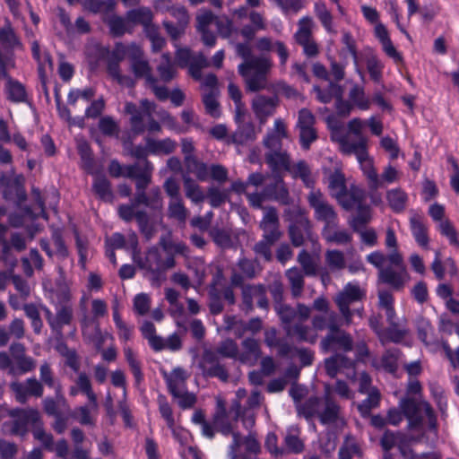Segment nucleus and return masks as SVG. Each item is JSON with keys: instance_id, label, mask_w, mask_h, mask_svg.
<instances>
[{"instance_id": "obj_23", "label": "nucleus", "mask_w": 459, "mask_h": 459, "mask_svg": "<svg viewBox=\"0 0 459 459\" xmlns=\"http://www.w3.org/2000/svg\"><path fill=\"white\" fill-rule=\"evenodd\" d=\"M260 229L263 230V238L270 242H277L281 238L280 221L275 208L269 207L265 209L260 222Z\"/></svg>"}, {"instance_id": "obj_32", "label": "nucleus", "mask_w": 459, "mask_h": 459, "mask_svg": "<svg viewBox=\"0 0 459 459\" xmlns=\"http://www.w3.org/2000/svg\"><path fill=\"white\" fill-rule=\"evenodd\" d=\"M0 45L4 50V54H8L11 56H13L16 48L22 47V42L8 20L4 26L0 28Z\"/></svg>"}, {"instance_id": "obj_9", "label": "nucleus", "mask_w": 459, "mask_h": 459, "mask_svg": "<svg viewBox=\"0 0 459 459\" xmlns=\"http://www.w3.org/2000/svg\"><path fill=\"white\" fill-rule=\"evenodd\" d=\"M365 298L366 290L358 283L352 282L347 283L343 289L335 295L333 300L346 325H350L352 323V316L354 315L350 306L356 302L362 301Z\"/></svg>"}, {"instance_id": "obj_5", "label": "nucleus", "mask_w": 459, "mask_h": 459, "mask_svg": "<svg viewBox=\"0 0 459 459\" xmlns=\"http://www.w3.org/2000/svg\"><path fill=\"white\" fill-rule=\"evenodd\" d=\"M162 248L166 253L164 259L161 257L158 248L152 247L147 251L144 262L141 264V267L152 273L164 272L175 266L176 255L187 256L188 254L187 246L181 242L174 243L171 241H164L162 243Z\"/></svg>"}, {"instance_id": "obj_59", "label": "nucleus", "mask_w": 459, "mask_h": 459, "mask_svg": "<svg viewBox=\"0 0 459 459\" xmlns=\"http://www.w3.org/2000/svg\"><path fill=\"white\" fill-rule=\"evenodd\" d=\"M315 13L328 32L336 33L333 27V15L324 3H316L315 4Z\"/></svg>"}, {"instance_id": "obj_7", "label": "nucleus", "mask_w": 459, "mask_h": 459, "mask_svg": "<svg viewBox=\"0 0 459 459\" xmlns=\"http://www.w3.org/2000/svg\"><path fill=\"white\" fill-rule=\"evenodd\" d=\"M378 281L389 285L394 290L403 289L409 281V274L403 255L398 252L389 254V265L378 272Z\"/></svg>"}, {"instance_id": "obj_14", "label": "nucleus", "mask_w": 459, "mask_h": 459, "mask_svg": "<svg viewBox=\"0 0 459 459\" xmlns=\"http://www.w3.org/2000/svg\"><path fill=\"white\" fill-rule=\"evenodd\" d=\"M260 451V444L254 434L245 437L234 434V441L229 446L228 456L230 459H251L250 455H258Z\"/></svg>"}, {"instance_id": "obj_62", "label": "nucleus", "mask_w": 459, "mask_h": 459, "mask_svg": "<svg viewBox=\"0 0 459 459\" xmlns=\"http://www.w3.org/2000/svg\"><path fill=\"white\" fill-rule=\"evenodd\" d=\"M157 401L160 416L166 421L167 427L172 428L174 426V422L176 421L174 419L172 408L169 403L166 396L163 394H159Z\"/></svg>"}, {"instance_id": "obj_20", "label": "nucleus", "mask_w": 459, "mask_h": 459, "mask_svg": "<svg viewBox=\"0 0 459 459\" xmlns=\"http://www.w3.org/2000/svg\"><path fill=\"white\" fill-rule=\"evenodd\" d=\"M279 105L276 97L257 95L252 100V110L260 125H264L268 117L274 115Z\"/></svg>"}, {"instance_id": "obj_2", "label": "nucleus", "mask_w": 459, "mask_h": 459, "mask_svg": "<svg viewBox=\"0 0 459 459\" xmlns=\"http://www.w3.org/2000/svg\"><path fill=\"white\" fill-rule=\"evenodd\" d=\"M299 415L307 420L316 418L323 425L344 426L346 424L342 406L339 404L330 384H325L322 397H309L298 408Z\"/></svg>"}, {"instance_id": "obj_11", "label": "nucleus", "mask_w": 459, "mask_h": 459, "mask_svg": "<svg viewBox=\"0 0 459 459\" xmlns=\"http://www.w3.org/2000/svg\"><path fill=\"white\" fill-rule=\"evenodd\" d=\"M346 152L343 153L351 155L355 154L360 164L361 169L368 181V186L372 190L381 187L379 175L373 165V160L368 156V146L364 147L362 140L358 145H350L346 143Z\"/></svg>"}, {"instance_id": "obj_52", "label": "nucleus", "mask_w": 459, "mask_h": 459, "mask_svg": "<svg viewBox=\"0 0 459 459\" xmlns=\"http://www.w3.org/2000/svg\"><path fill=\"white\" fill-rule=\"evenodd\" d=\"M126 19L130 24H141L144 27L152 22L153 15L148 8L132 9L126 13Z\"/></svg>"}, {"instance_id": "obj_4", "label": "nucleus", "mask_w": 459, "mask_h": 459, "mask_svg": "<svg viewBox=\"0 0 459 459\" xmlns=\"http://www.w3.org/2000/svg\"><path fill=\"white\" fill-rule=\"evenodd\" d=\"M153 169L154 166L151 161H146V166H141L140 162H135L127 168L126 178L134 180V204L143 205L151 210H159L162 206L160 188L154 186L147 192Z\"/></svg>"}, {"instance_id": "obj_12", "label": "nucleus", "mask_w": 459, "mask_h": 459, "mask_svg": "<svg viewBox=\"0 0 459 459\" xmlns=\"http://www.w3.org/2000/svg\"><path fill=\"white\" fill-rule=\"evenodd\" d=\"M13 418L10 432L12 435L25 437L29 432V426L33 429L40 423V415L36 409H14L10 412Z\"/></svg>"}, {"instance_id": "obj_61", "label": "nucleus", "mask_w": 459, "mask_h": 459, "mask_svg": "<svg viewBox=\"0 0 459 459\" xmlns=\"http://www.w3.org/2000/svg\"><path fill=\"white\" fill-rule=\"evenodd\" d=\"M406 335V331L400 329L398 324L396 325H390L387 329L384 330L379 337L380 342L385 345L389 342H400Z\"/></svg>"}, {"instance_id": "obj_47", "label": "nucleus", "mask_w": 459, "mask_h": 459, "mask_svg": "<svg viewBox=\"0 0 459 459\" xmlns=\"http://www.w3.org/2000/svg\"><path fill=\"white\" fill-rule=\"evenodd\" d=\"M157 72L160 81L163 82H169L175 78L177 70L174 64L171 62L169 53L162 54L161 62L157 66Z\"/></svg>"}, {"instance_id": "obj_58", "label": "nucleus", "mask_w": 459, "mask_h": 459, "mask_svg": "<svg viewBox=\"0 0 459 459\" xmlns=\"http://www.w3.org/2000/svg\"><path fill=\"white\" fill-rule=\"evenodd\" d=\"M136 222L138 224L141 234L147 239L150 240L155 232L152 223L150 221L149 215L145 211L136 212Z\"/></svg>"}, {"instance_id": "obj_40", "label": "nucleus", "mask_w": 459, "mask_h": 459, "mask_svg": "<svg viewBox=\"0 0 459 459\" xmlns=\"http://www.w3.org/2000/svg\"><path fill=\"white\" fill-rule=\"evenodd\" d=\"M327 183L332 197L336 200L340 199L347 187L344 174L339 169L330 171L327 176Z\"/></svg>"}, {"instance_id": "obj_36", "label": "nucleus", "mask_w": 459, "mask_h": 459, "mask_svg": "<svg viewBox=\"0 0 459 459\" xmlns=\"http://www.w3.org/2000/svg\"><path fill=\"white\" fill-rule=\"evenodd\" d=\"M364 198V191L359 186H351L350 189L346 187L342 196H341L340 199H337V202L345 210H351L356 205H361Z\"/></svg>"}, {"instance_id": "obj_24", "label": "nucleus", "mask_w": 459, "mask_h": 459, "mask_svg": "<svg viewBox=\"0 0 459 459\" xmlns=\"http://www.w3.org/2000/svg\"><path fill=\"white\" fill-rule=\"evenodd\" d=\"M322 237L327 243L338 246L350 245L353 240L352 233L349 230L339 227V220L332 224L324 225Z\"/></svg>"}, {"instance_id": "obj_46", "label": "nucleus", "mask_w": 459, "mask_h": 459, "mask_svg": "<svg viewBox=\"0 0 459 459\" xmlns=\"http://www.w3.org/2000/svg\"><path fill=\"white\" fill-rule=\"evenodd\" d=\"M7 99L14 103L24 102L27 100V92L23 84L19 81L9 78L6 83Z\"/></svg>"}, {"instance_id": "obj_19", "label": "nucleus", "mask_w": 459, "mask_h": 459, "mask_svg": "<svg viewBox=\"0 0 459 459\" xmlns=\"http://www.w3.org/2000/svg\"><path fill=\"white\" fill-rule=\"evenodd\" d=\"M270 182L264 187V195L281 204H290L291 198L283 181V175H268Z\"/></svg>"}, {"instance_id": "obj_41", "label": "nucleus", "mask_w": 459, "mask_h": 459, "mask_svg": "<svg viewBox=\"0 0 459 459\" xmlns=\"http://www.w3.org/2000/svg\"><path fill=\"white\" fill-rule=\"evenodd\" d=\"M304 275L303 272L298 267H291L285 273L291 294L294 298L300 297L303 292L305 285Z\"/></svg>"}, {"instance_id": "obj_26", "label": "nucleus", "mask_w": 459, "mask_h": 459, "mask_svg": "<svg viewBox=\"0 0 459 459\" xmlns=\"http://www.w3.org/2000/svg\"><path fill=\"white\" fill-rule=\"evenodd\" d=\"M176 63L181 67H189L192 77L201 81V53L194 56L188 48H179L176 52Z\"/></svg>"}, {"instance_id": "obj_29", "label": "nucleus", "mask_w": 459, "mask_h": 459, "mask_svg": "<svg viewBox=\"0 0 459 459\" xmlns=\"http://www.w3.org/2000/svg\"><path fill=\"white\" fill-rule=\"evenodd\" d=\"M132 48L134 50L132 56V71L134 76L136 78H144L149 84L156 83L158 80L152 75L148 61L141 58V50L134 45Z\"/></svg>"}, {"instance_id": "obj_16", "label": "nucleus", "mask_w": 459, "mask_h": 459, "mask_svg": "<svg viewBox=\"0 0 459 459\" xmlns=\"http://www.w3.org/2000/svg\"><path fill=\"white\" fill-rule=\"evenodd\" d=\"M316 117L307 108H301L299 111L297 128L299 132V141L303 149L308 150L311 143L317 138L315 128Z\"/></svg>"}, {"instance_id": "obj_31", "label": "nucleus", "mask_w": 459, "mask_h": 459, "mask_svg": "<svg viewBox=\"0 0 459 459\" xmlns=\"http://www.w3.org/2000/svg\"><path fill=\"white\" fill-rule=\"evenodd\" d=\"M75 386H71L69 389V394L71 396H76L79 392L86 395L90 403L95 408L97 407V395L93 392L92 385L89 376L86 372H79L78 377L75 380Z\"/></svg>"}, {"instance_id": "obj_1", "label": "nucleus", "mask_w": 459, "mask_h": 459, "mask_svg": "<svg viewBox=\"0 0 459 459\" xmlns=\"http://www.w3.org/2000/svg\"><path fill=\"white\" fill-rule=\"evenodd\" d=\"M403 417L408 420L410 430L416 432L411 439L414 442L433 444L437 438V420L429 403L415 397L403 398L399 403V409L388 411V424L397 426Z\"/></svg>"}, {"instance_id": "obj_17", "label": "nucleus", "mask_w": 459, "mask_h": 459, "mask_svg": "<svg viewBox=\"0 0 459 459\" xmlns=\"http://www.w3.org/2000/svg\"><path fill=\"white\" fill-rule=\"evenodd\" d=\"M320 346L325 352L338 350L347 352L353 350V339L349 333L340 329L333 333H327L321 340Z\"/></svg>"}, {"instance_id": "obj_25", "label": "nucleus", "mask_w": 459, "mask_h": 459, "mask_svg": "<svg viewBox=\"0 0 459 459\" xmlns=\"http://www.w3.org/2000/svg\"><path fill=\"white\" fill-rule=\"evenodd\" d=\"M264 160L271 169L270 175H283V172L290 169V156L282 149L266 151Z\"/></svg>"}, {"instance_id": "obj_50", "label": "nucleus", "mask_w": 459, "mask_h": 459, "mask_svg": "<svg viewBox=\"0 0 459 459\" xmlns=\"http://www.w3.org/2000/svg\"><path fill=\"white\" fill-rule=\"evenodd\" d=\"M293 178H299L305 186L309 188H314L315 181L311 175V170L305 160H299L297 164L290 166L289 170Z\"/></svg>"}, {"instance_id": "obj_3", "label": "nucleus", "mask_w": 459, "mask_h": 459, "mask_svg": "<svg viewBox=\"0 0 459 459\" xmlns=\"http://www.w3.org/2000/svg\"><path fill=\"white\" fill-rule=\"evenodd\" d=\"M235 48L237 55L243 59L238 71L243 77L247 90L257 91L264 89L267 75L273 67L271 58L265 56H253L252 48L248 42L238 43Z\"/></svg>"}, {"instance_id": "obj_60", "label": "nucleus", "mask_w": 459, "mask_h": 459, "mask_svg": "<svg viewBox=\"0 0 459 459\" xmlns=\"http://www.w3.org/2000/svg\"><path fill=\"white\" fill-rule=\"evenodd\" d=\"M169 217L177 220L180 223H184L186 220L187 211L182 203V199L177 198L170 200L168 208Z\"/></svg>"}, {"instance_id": "obj_42", "label": "nucleus", "mask_w": 459, "mask_h": 459, "mask_svg": "<svg viewBox=\"0 0 459 459\" xmlns=\"http://www.w3.org/2000/svg\"><path fill=\"white\" fill-rule=\"evenodd\" d=\"M203 375L217 377L222 381L228 379V373L219 363H214L212 354L209 352L203 353Z\"/></svg>"}, {"instance_id": "obj_55", "label": "nucleus", "mask_w": 459, "mask_h": 459, "mask_svg": "<svg viewBox=\"0 0 459 459\" xmlns=\"http://www.w3.org/2000/svg\"><path fill=\"white\" fill-rule=\"evenodd\" d=\"M219 95L220 90L213 88L211 92H205L204 99L206 112L214 118L219 117L221 114L220 103L217 100Z\"/></svg>"}, {"instance_id": "obj_64", "label": "nucleus", "mask_w": 459, "mask_h": 459, "mask_svg": "<svg viewBox=\"0 0 459 459\" xmlns=\"http://www.w3.org/2000/svg\"><path fill=\"white\" fill-rule=\"evenodd\" d=\"M350 100L356 105L359 108L366 110L369 108L370 102L366 98L363 88L355 85L351 88L349 93Z\"/></svg>"}, {"instance_id": "obj_51", "label": "nucleus", "mask_w": 459, "mask_h": 459, "mask_svg": "<svg viewBox=\"0 0 459 459\" xmlns=\"http://www.w3.org/2000/svg\"><path fill=\"white\" fill-rule=\"evenodd\" d=\"M125 359L130 368V370L134 378L135 385H139L143 381L144 376L142 371L141 362L137 359L134 351L130 347L124 349Z\"/></svg>"}, {"instance_id": "obj_22", "label": "nucleus", "mask_w": 459, "mask_h": 459, "mask_svg": "<svg viewBox=\"0 0 459 459\" xmlns=\"http://www.w3.org/2000/svg\"><path fill=\"white\" fill-rule=\"evenodd\" d=\"M265 288L261 285H246L242 288V309L249 312L253 309L254 301L262 308H267L268 299L266 298Z\"/></svg>"}, {"instance_id": "obj_15", "label": "nucleus", "mask_w": 459, "mask_h": 459, "mask_svg": "<svg viewBox=\"0 0 459 459\" xmlns=\"http://www.w3.org/2000/svg\"><path fill=\"white\" fill-rule=\"evenodd\" d=\"M234 121L237 124V129L230 135L228 143L246 144L255 140V124L251 120L247 110L234 112Z\"/></svg>"}, {"instance_id": "obj_39", "label": "nucleus", "mask_w": 459, "mask_h": 459, "mask_svg": "<svg viewBox=\"0 0 459 459\" xmlns=\"http://www.w3.org/2000/svg\"><path fill=\"white\" fill-rule=\"evenodd\" d=\"M410 226L416 242L422 247H428V228L420 215L414 214L410 219Z\"/></svg>"}, {"instance_id": "obj_28", "label": "nucleus", "mask_w": 459, "mask_h": 459, "mask_svg": "<svg viewBox=\"0 0 459 459\" xmlns=\"http://www.w3.org/2000/svg\"><path fill=\"white\" fill-rule=\"evenodd\" d=\"M162 377L166 382L168 390L172 396H178V393L186 389L188 375L184 368L178 367L170 373L163 371Z\"/></svg>"}, {"instance_id": "obj_8", "label": "nucleus", "mask_w": 459, "mask_h": 459, "mask_svg": "<svg viewBox=\"0 0 459 459\" xmlns=\"http://www.w3.org/2000/svg\"><path fill=\"white\" fill-rule=\"evenodd\" d=\"M124 111L129 116L130 133L134 136L143 135L146 131L149 134L161 132L160 124L154 117L143 114V111L135 103L126 102Z\"/></svg>"}, {"instance_id": "obj_54", "label": "nucleus", "mask_w": 459, "mask_h": 459, "mask_svg": "<svg viewBox=\"0 0 459 459\" xmlns=\"http://www.w3.org/2000/svg\"><path fill=\"white\" fill-rule=\"evenodd\" d=\"M314 90L317 94V99L323 103H329L333 98L337 100L342 95V87L333 82H330L326 89L323 90L316 86Z\"/></svg>"}, {"instance_id": "obj_57", "label": "nucleus", "mask_w": 459, "mask_h": 459, "mask_svg": "<svg viewBox=\"0 0 459 459\" xmlns=\"http://www.w3.org/2000/svg\"><path fill=\"white\" fill-rule=\"evenodd\" d=\"M371 220L370 209L368 206L359 205L355 216L351 219L350 226L355 232H359V230L368 224Z\"/></svg>"}, {"instance_id": "obj_48", "label": "nucleus", "mask_w": 459, "mask_h": 459, "mask_svg": "<svg viewBox=\"0 0 459 459\" xmlns=\"http://www.w3.org/2000/svg\"><path fill=\"white\" fill-rule=\"evenodd\" d=\"M301 271L307 276H316L318 273L317 261L306 250H301L297 257Z\"/></svg>"}, {"instance_id": "obj_43", "label": "nucleus", "mask_w": 459, "mask_h": 459, "mask_svg": "<svg viewBox=\"0 0 459 459\" xmlns=\"http://www.w3.org/2000/svg\"><path fill=\"white\" fill-rule=\"evenodd\" d=\"M108 26L110 34L115 38L124 36L126 32L131 33L133 26L129 23L127 19H124L118 15L110 16L106 22Z\"/></svg>"}, {"instance_id": "obj_53", "label": "nucleus", "mask_w": 459, "mask_h": 459, "mask_svg": "<svg viewBox=\"0 0 459 459\" xmlns=\"http://www.w3.org/2000/svg\"><path fill=\"white\" fill-rule=\"evenodd\" d=\"M386 199L390 207L396 212H402L406 206L408 200L407 194L401 188L389 190L386 193Z\"/></svg>"}, {"instance_id": "obj_21", "label": "nucleus", "mask_w": 459, "mask_h": 459, "mask_svg": "<svg viewBox=\"0 0 459 459\" xmlns=\"http://www.w3.org/2000/svg\"><path fill=\"white\" fill-rule=\"evenodd\" d=\"M365 126L366 121L360 118H353L348 123V133L338 138L340 149L342 152H346V143L356 146L363 140L364 147L368 146V138L362 134Z\"/></svg>"}, {"instance_id": "obj_27", "label": "nucleus", "mask_w": 459, "mask_h": 459, "mask_svg": "<svg viewBox=\"0 0 459 459\" xmlns=\"http://www.w3.org/2000/svg\"><path fill=\"white\" fill-rule=\"evenodd\" d=\"M284 138H288L286 124L281 118H277L273 127L267 132L263 143L267 151H275L282 149L281 142Z\"/></svg>"}, {"instance_id": "obj_38", "label": "nucleus", "mask_w": 459, "mask_h": 459, "mask_svg": "<svg viewBox=\"0 0 459 459\" xmlns=\"http://www.w3.org/2000/svg\"><path fill=\"white\" fill-rule=\"evenodd\" d=\"M144 141L145 143H148V146L151 150V154L152 155L171 154L175 152L178 146L177 142L169 137L161 140H155L147 136L144 138Z\"/></svg>"}, {"instance_id": "obj_35", "label": "nucleus", "mask_w": 459, "mask_h": 459, "mask_svg": "<svg viewBox=\"0 0 459 459\" xmlns=\"http://www.w3.org/2000/svg\"><path fill=\"white\" fill-rule=\"evenodd\" d=\"M264 342L270 348H277L278 354L281 357H288L292 352V346L278 336L275 328L265 330Z\"/></svg>"}, {"instance_id": "obj_33", "label": "nucleus", "mask_w": 459, "mask_h": 459, "mask_svg": "<svg viewBox=\"0 0 459 459\" xmlns=\"http://www.w3.org/2000/svg\"><path fill=\"white\" fill-rule=\"evenodd\" d=\"M214 429L222 433L223 435H231L232 442L234 441V434L240 435V433L235 430L230 423L227 420L224 416H218L213 421V425H209L203 420V434L210 438L214 436Z\"/></svg>"}, {"instance_id": "obj_37", "label": "nucleus", "mask_w": 459, "mask_h": 459, "mask_svg": "<svg viewBox=\"0 0 459 459\" xmlns=\"http://www.w3.org/2000/svg\"><path fill=\"white\" fill-rule=\"evenodd\" d=\"M92 191L100 200L105 203H112L114 200L111 183L105 175H97L94 178L92 183Z\"/></svg>"}, {"instance_id": "obj_13", "label": "nucleus", "mask_w": 459, "mask_h": 459, "mask_svg": "<svg viewBox=\"0 0 459 459\" xmlns=\"http://www.w3.org/2000/svg\"><path fill=\"white\" fill-rule=\"evenodd\" d=\"M299 29L294 35L296 42L302 47L307 57H315L319 54V47L313 38L315 23L311 17L301 18L298 23Z\"/></svg>"}, {"instance_id": "obj_30", "label": "nucleus", "mask_w": 459, "mask_h": 459, "mask_svg": "<svg viewBox=\"0 0 459 459\" xmlns=\"http://www.w3.org/2000/svg\"><path fill=\"white\" fill-rule=\"evenodd\" d=\"M284 329L289 337L296 338L299 342L315 343L317 340V333L315 328L304 325L303 322H297L293 325H285Z\"/></svg>"}, {"instance_id": "obj_18", "label": "nucleus", "mask_w": 459, "mask_h": 459, "mask_svg": "<svg viewBox=\"0 0 459 459\" xmlns=\"http://www.w3.org/2000/svg\"><path fill=\"white\" fill-rule=\"evenodd\" d=\"M402 351L397 348L385 350L380 356L370 358V366L377 371L395 376L399 368Z\"/></svg>"}, {"instance_id": "obj_45", "label": "nucleus", "mask_w": 459, "mask_h": 459, "mask_svg": "<svg viewBox=\"0 0 459 459\" xmlns=\"http://www.w3.org/2000/svg\"><path fill=\"white\" fill-rule=\"evenodd\" d=\"M243 349L245 351L239 356V359L245 363H253L261 355L259 342L253 339L247 338L242 342Z\"/></svg>"}, {"instance_id": "obj_56", "label": "nucleus", "mask_w": 459, "mask_h": 459, "mask_svg": "<svg viewBox=\"0 0 459 459\" xmlns=\"http://www.w3.org/2000/svg\"><path fill=\"white\" fill-rule=\"evenodd\" d=\"M366 394L368 397L358 405V410L362 416L368 415L373 408L377 407L381 398L380 392L377 387L367 392Z\"/></svg>"}, {"instance_id": "obj_34", "label": "nucleus", "mask_w": 459, "mask_h": 459, "mask_svg": "<svg viewBox=\"0 0 459 459\" xmlns=\"http://www.w3.org/2000/svg\"><path fill=\"white\" fill-rule=\"evenodd\" d=\"M42 403L47 415L55 417L62 414L61 407H66L67 402L62 394L61 385L56 386L55 397L48 396L42 401Z\"/></svg>"}, {"instance_id": "obj_63", "label": "nucleus", "mask_w": 459, "mask_h": 459, "mask_svg": "<svg viewBox=\"0 0 459 459\" xmlns=\"http://www.w3.org/2000/svg\"><path fill=\"white\" fill-rule=\"evenodd\" d=\"M359 454V447L352 436L347 435L339 451L340 459H351L353 455Z\"/></svg>"}, {"instance_id": "obj_10", "label": "nucleus", "mask_w": 459, "mask_h": 459, "mask_svg": "<svg viewBox=\"0 0 459 459\" xmlns=\"http://www.w3.org/2000/svg\"><path fill=\"white\" fill-rule=\"evenodd\" d=\"M307 201L309 207L314 211V218L317 221L329 225L334 221H338V213L335 208L319 189H311L307 195Z\"/></svg>"}, {"instance_id": "obj_6", "label": "nucleus", "mask_w": 459, "mask_h": 459, "mask_svg": "<svg viewBox=\"0 0 459 459\" xmlns=\"http://www.w3.org/2000/svg\"><path fill=\"white\" fill-rule=\"evenodd\" d=\"M41 308L51 332L56 338H62L65 326H71L74 322V308L69 296L65 295L55 306V313L46 306Z\"/></svg>"}, {"instance_id": "obj_49", "label": "nucleus", "mask_w": 459, "mask_h": 459, "mask_svg": "<svg viewBox=\"0 0 459 459\" xmlns=\"http://www.w3.org/2000/svg\"><path fill=\"white\" fill-rule=\"evenodd\" d=\"M212 179L218 183H224L228 179V170L219 164L211 166L203 163V180Z\"/></svg>"}, {"instance_id": "obj_44", "label": "nucleus", "mask_w": 459, "mask_h": 459, "mask_svg": "<svg viewBox=\"0 0 459 459\" xmlns=\"http://www.w3.org/2000/svg\"><path fill=\"white\" fill-rule=\"evenodd\" d=\"M325 261L331 272H340L346 268V260L342 251L328 249L325 253Z\"/></svg>"}]
</instances>
